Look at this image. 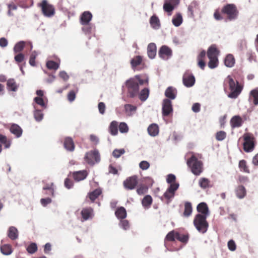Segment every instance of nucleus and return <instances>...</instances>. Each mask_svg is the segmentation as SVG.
<instances>
[{
    "instance_id": "18",
    "label": "nucleus",
    "mask_w": 258,
    "mask_h": 258,
    "mask_svg": "<svg viewBox=\"0 0 258 258\" xmlns=\"http://www.w3.org/2000/svg\"><path fill=\"white\" fill-rule=\"evenodd\" d=\"M197 209L198 212L201 213L200 214L202 215H206L207 217L209 215V209L205 203H200L197 206Z\"/></svg>"
},
{
    "instance_id": "42",
    "label": "nucleus",
    "mask_w": 258,
    "mask_h": 258,
    "mask_svg": "<svg viewBox=\"0 0 258 258\" xmlns=\"http://www.w3.org/2000/svg\"><path fill=\"white\" fill-rule=\"evenodd\" d=\"M46 66L49 70H56L59 68V64L53 60H48L47 61Z\"/></svg>"
},
{
    "instance_id": "51",
    "label": "nucleus",
    "mask_w": 258,
    "mask_h": 258,
    "mask_svg": "<svg viewBox=\"0 0 258 258\" xmlns=\"http://www.w3.org/2000/svg\"><path fill=\"white\" fill-rule=\"evenodd\" d=\"M37 56V53L36 51H34L31 53L29 62L31 66L34 67L36 66L35 59Z\"/></svg>"
},
{
    "instance_id": "43",
    "label": "nucleus",
    "mask_w": 258,
    "mask_h": 258,
    "mask_svg": "<svg viewBox=\"0 0 258 258\" xmlns=\"http://www.w3.org/2000/svg\"><path fill=\"white\" fill-rule=\"evenodd\" d=\"M149 94V90L148 88H144L139 94V98L141 101H145L148 97Z\"/></svg>"
},
{
    "instance_id": "2",
    "label": "nucleus",
    "mask_w": 258,
    "mask_h": 258,
    "mask_svg": "<svg viewBox=\"0 0 258 258\" xmlns=\"http://www.w3.org/2000/svg\"><path fill=\"white\" fill-rule=\"evenodd\" d=\"M207 216L202 214H198L194 220V224L197 230L202 233L207 232L209 227V223L207 221Z\"/></svg>"
},
{
    "instance_id": "11",
    "label": "nucleus",
    "mask_w": 258,
    "mask_h": 258,
    "mask_svg": "<svg viewBox=\"0 0 258 258\" xmlns=\"http://www.w3.org/2000/svg\"><path fill=\"white\" fill-rule=\"evenodd\" d=\"M173 111L172 103L169 99H164L162 104V114L164 116H168Z\"/></svg>"
},
{
    "instance_id": "54",
    "label": "nucleus",
    "mask_w": 258,
    "mask_h": 258,
    "mask_svg": "<svg viewBox=\"0 0 258 258\" xmlns=\"http://www.w3.org/2000/svg\"><path fill=\"white\" fill-rule=\"evenodd\" d=\"M53 186V183L51 182L44 186L43 187V189L44 190H48L49 191V193H48V194L53 196L54 194V188ZM46 194H47V193H46Z\"/></svg>"
},
{
    "instance_id": "55",
    "label": "nucleus",
    "mask_w": 258,
    "mask_h": 258,
    "mask_svg": "<svg viewBox=\"0 0 258 258\" xmlns=\"http://www.w3.org/2000/svg\"><path fill=\"white\" fill-rule=\"evenodd\" d=\"M148 190V188L147 186L143 185H140L137 189V192L139 195H143L146 192H147Z\"/></svg>"
},
{
    "instance_id": "64",
    "label": "nucleus",
    "mask_w": 258,
    "mask_h": 258,
    "mask_svg": "<svg viewBox=\"0 0 258 258\" xmlns=\"http://www.w3.org/2000/svg\"><path fill=\"white\" fill-rule=\"evenodd\" d=\"M139 167L143 170L148 169L150 167V164L146 161H142L139 164Z\"/></svg>"
},
{
    "instance_id": "49",
    "label": "nucleus",
    "mask_w": 258,
    "mask_h": 258,
    "mask_svg": "<svg viewBox=\"0 0 258 258\" xmlns=\"http://www.w3.org/2000/svg\"><path fill=\"white\" fill-rule=\"evenodd\" d=\"M124 109L128 115H131L133 112L136 110L137 107L131 104H125L124 105Z\"/></svg>"
},
{
    "instance_id": "16",
    "label": "nucleus",
    "mask_w": 258,
    "mask_h": 258,
    "mask_svg": "<svg viewBox=\"0 0 258 258\" xmlns=\"http://www.w3.org/2000/svg\"><path fill=\"white\" fill-rule=\"evenodd\" d=\"M177 95V90L176 89L173 87H168L165 92V96L168 98L169 100H173L174 99Z\"/></svg>"
},
{
    "instance_id": "9",
    "label": "nucleus",
    "mask_w": 258,
    "mask_h": 258,
    "mask_svg": "<svg viewBox=\"0 0 258 258\" xmlns=\"http://www.w3.org/2000/svg\"><path fill=\"white\" fill-rule=\"evenodd\" d=\"M138 183V178L137 175H133L127 177L123 182V185L127 190H132L135 188Z\"/></svg>"
},
{
    "instance_id": "35",
    "label": "nucleus",
    "mask_w": 258,
    "mask_h": 258,
    "mask_svg": "<svg viewBox=\"0 0 258 258\" xmlns=\"http://www.w3.org/2000/svg\"><path fill=\"white\" fill-rule=\"evenodd\" d=\"M102 193L101 189L97 188L89 194V198L92 202H94Z\"/></svg>"
},
{
    "instance_id": "26",
    "label": "nucleus",
    "mask_w": 258,
    "mask_h": 258,
    "mask_svg": "<svg viewBox=\"0 0 258 258\" xmlns=\"http://www.w3.org/2000/svg\"><path fill=\"white\" fill-rule=\"evenodd\" d=\"M199 184L200 186L203 189H206L212 186L210 180L205 177L201 178L199 180Z\"/></svg>"
},
{
    "instance_id": "17",
    "label": "nucleus",
    "mask_w": 258,
    "mask_h": 258,
    "mask_svg": "<svg viewBox=\"0 0 258 258\" xmlns=\"http://www.w3.org/2000/svg\"><path fill=\"white\" fill-rule=\"evenodd\" d=\"M219 51L215 45H212L208 49L207 56L209 58H218Z\"/></svg>"
},
{
    "instance_id": "46",
    "label": "nucleus",
    "mask_w": 258,
    "mask_h": 258,
    "mask_svg": "<svg viewBox=\"0 0 258 258\" xmlns=\"http://www.w3.org/2000/svg\"><path fill=\"white\" fill-rule=\"evenodd\" d=\"M177 231L172 230L169 232L166 235L165 238V241H174L176 237Z\"/></svg>"
},
{
    "instance_id": "34",
    "label": "nucleus",
    "mask_w": 258,
    "mask_h": 258,
    "mask_svg": "<svg viewBox=\"0 0 258 258\" xmlns=\"http://www.w3.org/2000/svg\"><path fill=\"white\" fill-rule=\"evenodd\" d=\"M199 10L198 5L196 2H192L188 7V11L191 17H194V12Z\"/></svg>"
},
{
    "instance_id": "39",
    "label": "nucleus",
    "mask_w": 258,
    "mask_h": 258,
    "mask_svg": "<svg viewBox=\"0 0 258 258\" xmlns=\"http://www.w3.org/2000/svg\"><path fill=\"white\" fill-rule=\"evenodd\" d=\"M150 23L152 27L154 29H158L160 26L159 20L155 15L151 17Z\"/></svg>"
},
{
    "instance_id": "57",
    "label": "nucleus",
    "mask_w": 258,
    "mask_h": 258,
    "mask_svg": "<svg viewBox=\"0 0 258 258\" xmlns=\"http://www.w3.org/2000/svg\"><path fill=\"white\" fill-rule=\"evenodd\" d=\"M119 130L121 133H126L128 131V127L125 122H121L118 126Z\"/></svg>"
},
{
    "instance_id": "61",
    "label": "nucleus",
    "mask_w": 258,
    "mask_h": 258,
    "mask_svg": "<svg viewBox=\"0 0 258 258\" xmlns=\"http://www.w3.org/2000/svg\"><path fill=\"white\" fill-rule=\"evenodd\" d=\"M120 226L124 230L128 229L130 227V224L127 220L121 219L119 223Z\"/></svg>"
},
{
    "instance_id": "40",
    "label": "nucleus",
    "mask_w": 258,
    "mask_h": 258,
    "mask_svg": "<svg viewBox=\"0 0 258 258\" xmlns=\"http://www.w3.org/2000/svg\"><path fill=\"white\" fill-rule=\"evenodd\" d=\"M172 23L176 26L178 27L180 26L182 22V17L180 14H177L172 19Z\"/></svg>"
},
{
    "instance_id": "15",
    "label": "nucleus",
    "mask_w": 258,
    "mask_h": 258,
    "mask_svg": "<svg viewBox=\"0 0 258 258\" xmlns=\"http://www.w3.org/2000/svg\"><path fill=\"white\" fill-rule=\"evenodd\" d=\"M243 123L242 118L239 115H235L232 117L230 120V124L232 128L240 127Z\"/></svg>"
},
{
    "instance_id": "25",
    "label": "nucleus",
    "mask_w": 258,
    "mask_h": 258,
    "mask_svg": "<svg viewBox=\"0 0 258 258\" xmlns=\"http://www.w3.org/2000/svg\"><path fill=\"white\" fill-rule=\"evenodd\" d=\"M10 131L17 138L21 137L22 134V129L20 126L16 124H13L11 125L10 127Z\"/></svg>"
},
{
    "instance_id": "59",
    "label": "nucleus",
    "mask_w": 258,
    "mask_h": 258,
    "mask_svg": "<svg viewBox=\"0 0 258 258\" xmlns=\"http://www.w3.org/2000/svg\"><path fill=\"white\" fill-rule=\"evenodd\" d=\"M78 90H76V91L75 90H71L70 91L68 94V99L69 101L72 102L74 100H75L76 98V94Z\"/></svg>"
},
{
    "instance_id": "63",
    "label": "nucleus",
    "mask_w": 258,
    "mask_h": 258,
    "mask_svg": "<svg viewBox=\"0 0 258 258\" xmlns=\"http://www.w3.org/2000/svg\"><path fill=\"white\" fill-rule=\"evenodd\" d=\"M125 151L124 149L114 150L112 152V155L115 158H119L121 155L124 154Z\"/></svg>"
},
{
    "instance_id": "58",
    "label": "nucleus",
    "mask_w": 258,
    "mask_h": 258,
    "mask_svg": "<svg viewBox=\"0 0 258 258\" xmlns=\"http://www.w3.org/2000/svg\"><path fill=\"white\" fill-rule=\"evenodd\" d=\"M83 27L82 29V31L86 34L90 33L92 29V25L88 23V24L82 25Z\"/></svg>"
},
{
    "instance_id": "20",
    "label": "nucleus",
    "mask_w": 258,
    "mask_h": 258,
    "mask_svg": "<svg viewBox=\"0 0 258 258\" xmlns=\"http://www.w3.org/2000/svg\"><path fill=\"white\" fill-rule=\"evenodd\" d=\"M156 45L154 43H150L147 48V53L148 56L152 59L154 58L156 55Z\"/></svg>"
},
{
    "instance_id": "8",
    "label": "nucleus",
    "mask_w": 258,
    "mask_h": 258,
    "mask_svg": "<svg viewBox=\"0 0 258 258\" xmlns=\"http://www.w3.org/2000/svg\"><path fill=\"white\" fill-rule=\"evenodd\" d=\"M85 161L90 165H94L100 161V155L98 151L93 150L86 153L85 157Z\"/></svg>"
},
{
    "instance_id": "13",
    "label": "nucleus",
    "mask_w": 258,
    "mask_h": 258,
    "mask_svg": "<svg viewBox=\"0 0 258 258\" xmlns=\"http://www.w3.org/2000/svg\"><path fill=\"white\" fill-rule=\"evenodd\" d=\"M88 175V172L86 170H82L75 171L72 173V176L74 180L76 181H80L85 179Z\"/></svg>"
},
{
    "instance_id": "24",
    "label": "nucleus",
    "mask_w": 258,
    "mask_h": 258,
    "mask_svg": "<svg viewBox=\"0 0 258 258\" xmlns=\"http://www.w3.org/2000/svg\"><path fill=\"white\" fill-rule=\"evenodd\" d=\"M93 212V210L91 208H84L81 211V215L84 220H87L92 217Z\"/></svg>"
},
{
    "instance_id": "47",
    "label": "nucleus",
    "mask_w": 258,
    "mask_h": 258,
    "mask_svg": "<svg viewBox=\"0 0 258 258\" xmlns=\"http://www.w3.org/2000/svg\"><path fill=\"white\" fill-rule=\"evenodd\" d=\"M149 79V78L148 76L145 74H143L139 75H136L134 79H130V80H128L127 81H148Z\"/></svg>"
},
{
    "instance_id": "7",
    "label": "nucleus",
    "mask_w": 258,
    "mask_h": 258,
    "mask_svg": "<svg viewBox=\"0 0 258 258\" xmlns=\"http://www.w3.org/2000/svg\"><path fill=\"white\" fill-rule=\"evenodd\" d=\"M126 82V86L128 89V94L130 97L133 98L139 94V85H143L144 82Z\"/></svg>"
},
{
    "instance_id": "22",
    "label": "nucleus",
    "mask_w": 258,
    "mask_h": 258,
    "mask_svg": "<svg viewBox=\"0 0 258 258\" xmlns=\"http://www.w3.org/2000/svg\"><path fill=\"white\" fill-rule=\"evenodd\" d=\"M115 215L118 219H124L127 215L126 211L123 207H118L115 212Z\"/></svg>"
},
{
    "instance_id": "29",
    "label": "nucleus",
    "mask_w": 258,
    "mask_h": 258,
    "mask_svg": "<svg viewBox=\"0 0 258 258\" xmlns=\"http://www.w3.org/2000/svg\"><path fill=\"white\" fill-rule=\"evenodd\" d=\"M118 122L116 121H112L109 126V132L112 136H115L118 134Z\"/></svg>"
},
{
    "instance_id": "53",
    "label": "nucleus",
    "mask_w": 258,
    "mask_h": 258,
    "mask_svg": "<svg viewBox=\"0 0 258 258\" xmlns=\"http://www.w3.org/2000/svg\"><path fill=\"white\" fill-rule=\"evenodd\" d=\"M37 250V246L36 243H31L27 248V251L28 253L33 254Z\"/></svg>"
},
{
    "instance_id": "4",
    "label": "nucleus",
    "mask_w": 258,
    "mask_h": 258,
    "mask_svg": "<svg viewBox=\"0 0 258 258\" xmlns=\"http://www.w3.org/2000/svg\"><path fill=\"white\" fill-rule=\"evenodd\" d=\"M244 142L243 150L246 152H250L254 148L255 138L253 135L249 133H245L243 136Z\"/></svg>"
},
{
    "instance_id": "6",
    "label": "nucleus",
    "mask_w": 258,
    "mask_h": 258,
    "mask_svg": "<svg viewBox=\"0 0 258 258\" xmlns=\"http://www.w3.org/2000/svg\"><path fill=\"white\" fill-rule=\"evenodd\" d=\"M229 86L230 92L228 97L231 98H237L243 89V85L240 84L239 82H229Z\"/></svg>"
},
{
    "instance_id": "60",
    "label": "nucleus",
    "mask_w": 258,
    "mask_h": 258,
    "mask_svg": "<svg viewBox=\"0 0 258 258\" xmlns=\"http://www.w3.org/2000/svg\"><path fill=\"white\" fill-rule=\"evenodd\" d=\"M7 88L9 91H16L17 89V86L15 82H7Z\"/></svg>"
},
{
    "instance_id": "37",
    "label": "nucleus",
    "mask_w": 258,
    "mask_h": 258,
    "mask_svg": "<svg viewBox=\"0 0 258 258\" xmlns=\"http://www.w3.org/2000/svg\"><path fill=\"white\" fill-rule=\"evenodd\" d=\"M0 143L4 145L6 148H8L10 147L11 142L7 140L6 136L0 134ZM2 150V147L0 144V153Z\"/></svg>"
},
{
    "instance_id": "48",
    "label": "nucleus",
    "mask_w": 258,
    "mask_h": 258,
    "mask_svg": "<svg viewBox=\"0 0 258 258\" xmlns=\"http://www.w3.org/2000/svg\"><path fill=\"white\" fill-rule=\"evenodd\" d=\"M26 42L24 41H20L14 46V51L15 53L21 52L24 48Z\"/></svg>"
},
{
    "instance_id": "21",
    "label": "nucleus",
    "mask_w": 258,
    "mask_h": 258,
    "mask_svg": "<svg viewBox=\"0 0 258 258\" xmlns=\"http://www.w3.org/2000/svg\"><path fill=\"white\" fill-rule=\"evenodd\" d=\"M249 100L252 101L254 105H258V87L250 92Z\"/></svg>"
},
{
    "instance_id": "14",
    "label": "nucleus",
    "mask_w": 258,
    "mask_h": 258,
    "mask_svg": "<svg viewBox=\"0 0 258 258\" xmlns=\"http://www.w3.org/2000/svg\"><path fill=\"white\" fill-rule=\"evenodd\" d=\"M206 51L202 50L197 56L198 66L201 69L204 70L206 66L205 58Z\"/></svg>"
},
{
    "instance_id": "38",
    "label": "nucleus",
    "mask_w": 258,
    "mask_h": 258,
    "mask_svg": "<svg viewBox=\"0 0 258 258\" xmlns=\"http://www.w3.org/2000/svg\"><path fill=\"white\" fill-rule=\"evenodd\" d=\"M176 239L183 243H186L189 239L188 234H181L177 232Z\"/></svg>"
},
{
    "instance_id": "10",
    "label": "nucleus",
    "mask_w": 258,
    "mask_h": 258,
    "mask_svg": "<svg viewBox=\"0 0 258 258\" xmlns=\"http://www.w3.org/2000/svg\"><path fill=\"white\" fill-rule=\"evenodd\" d=\"M158 55L161 59L167 60L172 56V50L168 46L163 45L159 50Z\"/></svg>"
},
{
    "instance_id": "36",
    "label": "nucleus",
    "mask_w": 258,
    "mask_h": 258,
    "mask_svg": "<svg viewBox=\"0 0 258 258\" xmlns=\"http://www.w3.org/2000/svg\"><path fill=\"white\" fill-rule=\"evenodd\" d=\"M238 167L241 171L249 173L250 170L249 169L248 166L247 165L246 162L244 160H241L239 162Z\"/></svg>"
},
{
    "instance_id": "28",
    "label": "nucleus",
    "mask_w": 258,
    "mask_h": 258,
    "mask_svg": "<svg viewBox=\"0 0 258 258\" xmlns=\"http://www.w3.org/2000/svg\"><path fill=\"white\" fill-rule=\"evenodd\" d=\"M153 203V199L150 195H146L144 197L142 201L143 206L146 208H149Z\"/></svg>"
},
{
    "instance_id": "56",
    "label": "nucleus",
    "mask_w": 258,
    "mask_h": 258,
    "mask_svg": "<svg viewBox=\"0 0 258 258\" xmlns=\"http://www.w3.org/2000/svg\"><path fill=\"white\" fill-rule=\"evenodd\" d=\"M34 116L37 121H41L43 117V114L40 110H36L34 112Z\"/></svg>"
},
{
    "instance_id": "33",
    "label": "nucleus",
    "mask_w": 258,
    "mask_h": 258,
    "mask_svg": "<svg viewBox=\"0 0 258 258\" xmlns=\"http://www.w3.org/2000/svg\"><path fill=\"white\" fill-rule=\"evenodd\" d=\"M235 193L238 198L242 199L246 195V189L243 185H238L235 189Z\"/></svg>"
},
{
    "instance_id": "45",
    "label": "nucleus",
    "mask_w": 258,
    "mask_h": 258,
    "mask_svg": "<svg viewBox=\"0 0 258 258\" xmlns=\"http://www.w3.org/2000/svg\"><path fill=\"white\" fill-rule=\"evenodd\" d=\"M182 81H195V78L193 74L187 70L183 74Z\"/></svg>"
},
{
    "instance_id": "12",
    "label": "nucleus",
    "mask_w": 258,
    "mask_h": 258,
    "mask_svg": "<svg viewBox=\"0 0 258 258\" xmlns=\"http://www.w3.org/2000/svg\"><path fill=\"white\" fill-rule=\"evenodd\" d=\"M92 19V15L89 11H85L81 15L80 23L81 25L90 23Z\"/></svg>"
},
{
    "instance_id": "52",
    "label": "nucleus",
    "mask_w": 258,
    "mask_h": 258,
    "mask_svg": "<svg viewBox=\"0 0 258 258\" xmlns=\"http://www.w3.org/2000/svg\"><path fill=\"white\" fill-rule=\"evenodd\" d=\"M209 61L208 62V67L210 69H214L216 68L218 64V58H209Z\"/></svg>"
},
{
    "instance_id": "5",
    "label": "nucleus",
    "mask_w": 258,
    "mask_h": 258,
    "mask_svg": "<svg viewBox=\"0 0 258 258\" xmlns=\"http://www.w3.org/2000/svg\"><path fill=\"white\" fill-rule=\"evenodd\" d=\"M38 6L41 8L42 13L45 17H51L55 13L54 7L46 0H43L41 3L38 4Z\"/></svg>"
},
{
    "instance_id": "23",
    "label": "nucleus",
    "mask_w": 258,
    "mask_h": 258,
    "mask_svg": "<svg viewBox=\"0 0 258 258\" xmlns=\"http://www.w3.org/2000/svg\"><path fill=\"white\" fill-rule=\"evenodd\" d=\"M18 231L17 229L14 227L11 226L8 230V236L12 240H15L18 237Z\"/></svg>"
},
{
    "instance_id": "62",
    "label": "nucleus",
    "mask_w": 258,
    "mask_h": 258,
    "mask_svg": "<svg viewBox=\"0 0 258 258\" xmlns=\"http://www.w3.org/2000/svg\"><path fill=\"white\" fill-rule=\"evenodd\" d=\"M174 193H173L172 191L171 192L167 189L166 191L164 194L163 197L168 200L167 203H169L170 200L174 197Z\"/></svg>"
},
{
    "instance_id": "3",
    "label": "nucleus",
    "mask_w": 258,
    "mask_h": 258,
    "mask_svg": "<svg viewBox=\"0 0 258 258\" xmlns=\"http://www.w3.org/2000/svg\"><path fill=\"white\" fill-rule=\"evenodd\" d=\"M187 165L195 175H199L202 172L203 163L194 154L187 160Z\"/></svg>"
},
{
    "instance_id": "32",
    "label": "nucleus",
    "mask_w": 258,
    "mask_h": 258,
    "mask_svg": "<svg viewBox=\"0 0 258 258\" xmlns=\"http://www.w3.org/2000/svg\"><path fill=\"white\" fill-rule=\"evenodd\" d=\"M235 62V58L233 55L231 54H228L224 59L225 66L229 68L232 67L234 65Z\"/></svg>"
},
{
    "instance_id": "19",
    "label": "nucleus",
    "mask_w": 258,
    "mask_h": 258,
    "mask_svg": "<svg viewBox=\"0 0 258 258\" xmlns=\"http://www.w3.org/2000/svg\"><path fill=\"white\" fill-rule=\"evenodd\" d=\"M64 148L69 151H73L75 149V144L73 139L70 137L64 139L63 143Z\"/></svg>"
},
{
    "instance_id": "30",
    "label": "nucleus",
    "mask_w": 258,
    "mask_h": 258,
    "mask_svg": "<svg viewBox=\"0 0 258 258\" xmlns=\"http://www.w3.org/2000/svg\"><path fill=\"white\" fill-rule=\"evenodd\" d=\"M143 61V58L141 56L138 55L134 57L131 60V64L133 69L135 70L137 67L139 65L141 64Z\"/></svg>"
},
{
    "instance_id": "1",
    "label": "nucleus",
    "mask_w": 258,
    "mask_h": 258,
    "mask_svg": "<svg viewBox=\"0 0 258 258\" xmlns=\"http://www.w3.org/2000/svg\"><path fill=\"white\" fill-rule=\"evenodd\" d=\"M221 14L226 15L228 21H232L236 19L238 15V11L236 6L233 4H228L225 5L220 11L219 9L215 10L214 13V17L217 21L223 19Z\"/></svg>"
},
{
    "instance_id": "44",
    "label": "nucleus",
    "mask_w": 258,
    "mask_h": 258,
    "mask_svg": "<svg viewBox=\"0 0 258 258\" xmlns=\"http://www.w3.org/2000/svg\"><path fill=\"white\" fill-rule=\"evenodd\" d=\"M175 7L171 3L167 2H165L163 5V10L168 13L169 15H171V12L174 10Z\"/></svg>"
},
{
    "instance_id": "27",
    "label": "nucleus",
    "mask_w": 258,
    "mask_h": 258,
    "mask_svg": "<svg viewBox=\"0 0 258 258\" xmlns=\"http://www.w3.org/2000/svg\"><path fill=\"white\" fill-rule=\"evenodd\" d=\"M149 134L153 137L158 135L159 133V127L157 124L152 123L148 128Z\"/></svg>"
},
{
    "instance_id": "50",
    "label": "nucleus",
    "mask_w": 258,
    "mask_h": 258,
    "mask_svg": "<svg viewBox=\"0 0 258 258\" xmlns=\"http://www.w3.org/2000/svg\"><path fill=\"white\" fill-rule=\"evenodd\" d=\"M216 139L218 141L224 140L226 137V133L224 131H219L216 134Z\"/></svg>"
},
{
    "instance_id": "41",
    "label": "nucleus",
    "mask_w": 258,
    "mask_h": 258,
    "mask_svg": "<svg viewBox=\"0 0 258 258\" xmlns=\"http://www.w3.org/2000/svg\"><path fill=\"white\" fill-rule=\"evenodd\" d=\"M1 251L5 255H9L13 251L12 246L10 244H4L2 245L1 246Z\"/></svg>"
},
{
    "instance_id": "31",
    "label": "nucleus",
    "mask_w": 258,
    "mask_h": 258,
    "mask_svg": "<svg viewBox=\"0 0 258 258\" xmlns=\"http://www.w3.org/2000/svg\"><path fill=\"white\" fill-rule=\"evenodd\" d=\"M192 211V208L191 203L186 202L184 203V209L183 213L184 217H188L191 215Z\"/></svg>"
}]
</instances>
